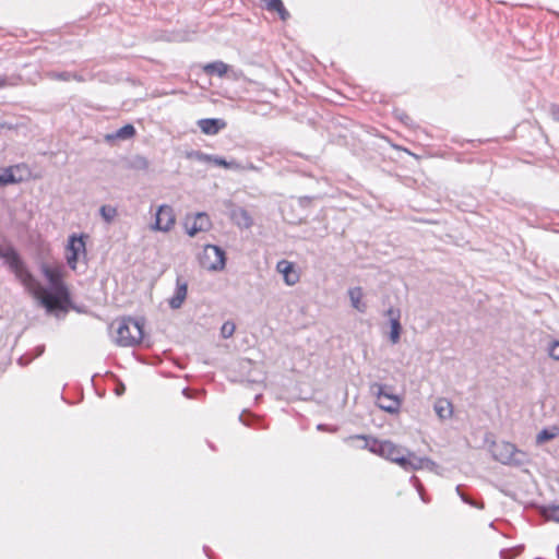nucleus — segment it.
Instances as JSON below:
<instances>
[{"mask_svg": "<svg viewBox=\"0 0 559 559\" xmlns=\"http://www.w3.org/2000/svg\"><path fill=\"white\" fill-rule=\"evenodd\" d=\"M433 409L441 420L450 419L453 416V405L444 397H439L435 401Z\"/></svg>", "mask_w": 559, "mask_h": 559, "instance_id": "14", "label": "nucleus"}, {"mask_svg": "<svg viewBox=\"0 0 559 559\" xmlns=\"http://www.w3.org/2000/svg\"><path fill=\"white\" fill-rule=\"evenodd\" d=\"M200 265L210 272H221L226 266L225 251L214 245H205L198 255Z\"/></svg>", "mask_w": 559, "mask_h": 559, "instance_id": "4", "label": "nucleus"}, {"mask_svg": "<svg viewBox=\"0 0 559 559\" xmlns=\"http://www.w3.org/2000/svg\"><path fill=\"white\" fill-rule=\"evenodd\" d=\"M186 231L190 237H194L200 231L209 230L211 221L205 213H197L188 216L185 222Z\"/></svg>", "mask_w": 559, "mask_h": 559, "instance_id": "9", "label": "nucleus"}, {"mask_svg": "<svg viewBox=\"0 0 559 559\" xmlns=\"http://www.w3.org/2000/svg\"><path fill=\"white\" fill-rule=\"evenodd\" d=\"M188 295V283L181 277H177L176 288L174 295L168 299V305L171 309H179Z\"/></svg>", "mask_w": 559, "mask_h": 559, "instance_id": "11", "label": "nucleus"}, {"mask_svg": "<svg viewBox=\"0 0 559 559\" xmlns=\"http://www.w3.org/2000/svg\"><path fill=\"white\" fill-rule=\"evenodd\" d=\"M235 324L230 321L225 322L221 328V335L224 338L230 337L235 333Z\"/></svg>", "mask_w": 559, "mask_h": 559, "instance_id": "25", "label": "nucleus"}, {"mask_svg": "<svg viewBox=\"0 0 559 559\" xmlns=\"http://www.w3.org/2000/svg\"><path fill=\"white\" fill-rule=\"evenodd\" d=\"M22 166H11L0 170V186H7L11 183H17L24 180V177L20 174Z\"/></svg>", "mask_w": 559, "mask_h": 559, "instance_id": "12", "label": "nucleus"}, {"mask_svg": "<svg viewBox=\"0 0 559 559\" xmlns=\"http://www.w3.org/2000/svg\"><path fill=\"white\" fill-rule=\"evenodd\" d=\"M228 70H229V66L223 61H214V62L206 63L205 66H203V71L206 74H215L219 78L225 76L227 74Z\"/></svg>", "mask_w": 559, "mask_h": 559, "instance_id": "18", "label": "nucleus"}, {"mask_svg": "<svg viewBox=\"0 0 559 559\" xmlns=\"http://www.w3.org/2000/svg\"><path fill=\"white\" fill-rule=\"evenodd\" d=\"M549 355L556 359L559 360V341L554 342L549 347Z\"/></svg>", "mask_w": 559, "mask_h": 559, "instance_id": "27", "label": "nucleus"}, {"mask_svg": "<svg viewBox=\"0 0 559 559\" xmlns=\"http://www.w3.org/2000/svg\"><path fill=\"white\" fill-rule=\"evenodd\" d=\"M492 454L497 461L503 464L523 465L527 462V455L510 442L495 443Z\"/></svg>", "mask_w": 559, "mask_h": 559, "instance_id": "6", "label": "nucleus"}, {"mask_svg": "<svg viewBox=\"0 0 559 559\" xmlns=\"http://www.w3.org/2000/svg\"><path fill=\"white\" fill-rule=\"evenodd\" d=\"M231 219L241 228H250L253 224L252 217L250 214L241 207L235 209L231 212Z\"/></svg>", "mask_w": 559, "mask_h": 559, "instance_id": "17", "label": "nucleus"}, {"mask_svg": "<svg viewBox=\"0 0 559 559\" xmlns=\"http://www.w3.org/2000/svg\"><path fill=\"white\" fill-rule=\"evenodd\" d=\"M135 134V129L132 124H126L118 129L115 133L108 134L106 136L107 140H128L133 138Z\"/></svg>", "mask_w": 559, "mask_h": 559, "instance_id": "19", "label": "nucleus"}, {"mask_svg": "<svg viewBox=\"0 0 559 559\" xmlns=\"http://www.w3.org/2000/svg\"><path fill=\"white\" fill-rule=\"evenodd\" d=\"M114 342L119 346H134L143 338V325L130 318L116 320L111 324Z\"/></svg>", "mask_w": 559, "mask_h": 559, "instance_id": "3", "label": "nucleus"}, {"mask_svg": "<svg viewBox=\"0 0 559 559\" xmlns=\"http://www.w3.org/2000/svg\"><path fill=\"white\" fill-rule=\"evenodd\" d=\"M266 7L271 11H276L282 20H286L288 16V12L285 10L282 0H269Z\"/></svg>", "mask_w": 559, "mask_h": 559, "instance_id": "22", "label": "nucleus"}, {"mask_svg": "<svg viewBox=\"0 0 559 559\" xmlns=\"http://www.w3.org/2000/svg\"><path fill=\"white\" fill-rule=\"evenodd\" d=\"M87 238L86 235H71L68 238V243L66 246V260L69 265V267L73 271L78 270L79 262L81 260L86 259V242L85 239Z\"/></svg>", "mask_w": 559, "mask_h": 559, "instance_id": "5", "label": "nucleus"}, {"mask_svg": "<svg viewBox=\"0 0 559 559\" xmlns=\"http://www.w3.org/2000/svg\"><path fill=\"white\" fill-rule=\"evenodd\" d=\"M276 271L282 274L284 283L288 286H294L299 282V273L295 264L287 260H281L276 264Z\"/></svg>", "mask_w": 559, "mask_h": 559, "instance_id": "10", "label": "nucleus"}, {"mask_svg": "<svg viewBox=\"0 0 559 559\" xmlns=\"http://www.w3.org/2000/svg\"><path fill=\"white\" fill-rule=\"evenodd\" d=\"M365 440V448H368L371 452L379 454L380 456L396 463L405 471L416 469H433L436 467L435 462L428 457L417 456L414 452L407 450L404 447L393 443L392 441H377L371 442Z\"/></svg>", "mask_w": 559, "mask_h": 559, "instance_id": "2", "label": "nucleus"}, {"mask_svg": "<svg viewBox=\"0 0 559 559\" xmlns=\"http://www.w3.org/2000/svg\"><path fill=\"white\" fill-rule=\"evenodd\" d=\"M556 118L559 120V109L555 111Z\"/></svg>", "mask_w": 559, "mask_h": 559, "instance_id": "31", "label": "nucleus"}, {"mask_svg": "<svg viewBox=\"0 0 559 559\" xmlns=\"http://www.w3.org/2000/svg\"><path fill=\"white\" fill-rule=\"evenodd\" d=\"M546 519L559 523V506L547 507L543 511Z\"/></svg>", "mask_w": 559, "mask_h": 559, "instance_id": "24", "label": "nucleus"}, {"mask_svg": "<svg viewBox=\"0 0 559 559\" xmlns=\"http://www.w3.org/2000/svg\"><path fill=\"white\" fill-rule=\"evenodd\" d=\"M237 170L238 171H242V170H257V167L253 164H251V163H249L247 165H242L241 164V168L237 169Z\"/></svg>", "mask_w": 559, "mask_h": 559, "instance_id": "28", "label": "nucleus"}, {"mask_svg": "<svg viewBox=\"0 0 559 559\" xmlns=\"http://www.w3.org/2000/svg\"><path fill=\"white\" fill-rule=\"evenodd\" d=\"M0 259L47 313L58 317L67 313L72 307L70 290L64 282L66 271L62 265L49 263L40 265V272L48 283V287H44L12 246H0Z\"/></svg>", "mask_w": 559, "mask_h": 559, "instance_id": "1", "label": "nucleus"}, {"mask_svg": "<svg viewBox=\"0 0 559 559\" xmlns=\"http://www.w3.org/2000/svg\"><path fill=\"white\" fill-rule=\"evenodd\" d=\"M123 391H124V386L123 385H120V388L117 389V393L118 394H121Z\"/></svg>", "mask_w": 559, "mask_h": 559, "instance_id": "30", "label": "nucleus"}, {"mask_svg": "<svg viewBox=\"0 0 559 559\" xmlns=\"http://www.w3.org/2000/svg\"><path fill=\"white\" fill-rule=\"evenodd\" d=\"M388 316L390 317V325H391V331H390V335H389L390 341L392 344H397L400 342V336H401V331H402V326L400 323V313H399V311L391 308L388 310Z\"/></svg>", "mask_w": 559, "mask_h": 559, "instance_id": "13", "label": "nucleus"}, {"mask_svg": "<svg viewBox=\"0 0 559 559\" xmlns=\"http://www.w3.org/2000/svg\"><path fill=\"white\" fill-rule=\"evenodd\" d=\"M99 214L106 223L110 224L118 216V211L112 205H102L99 209Z\"/></svg>", "mask_w": 559, "mask_h": 559, "instance_id": "21", "label": "nucleus"}, {"mask_svg": "<svg viewBox=\"0 0 559 559\" xmlns=\"http://www.w3.org/2000/svg\"><path fill=\"white\" fill-rule=\"evenodd\" d=\"M198 126L203 133L213 135L224 129L226 123L221 119H201L198 121Z\"/></svg>", "mask_w": 559, "mask_h": 559, "instance_id": "15", "label": "nucleus"}, {"mask_svg": "<svg viewBox=\"0 0 559 559\" xmlns=\"http://www.w3.org/2000/svg\"><path fill=\"white\" fill-rule=\"evenodd\" d=\"M176 225V214L168 204L157 207L154 223L150 225L152 231L169 233Z\"/></svg>", "mask_w": 559, "mask_h": 559, "instance_id": "7", "label": "nucleus"}, {"mask_svg": "<svg viewBox=\"0 0 559 559\" xmlns=\"http://www.w3.org/2000/svg\"><path fill=\"white\" fill-rule=\"evenodd\" d=\"M378 392H377V404L378 406L390 413L395 414L400 411L402 401L397 395L390 394L384 391V388L382 385H377Z\"/></svg>", "mask_w": 559, "mask_h": 559, "instance_id": "8", "label": "nucleus"}, {"mask_svg": "<svg viewBox=\"0 0 559 559\" xmlns=\"http://www.w3.org/2000/svg\"><path fill=\"white\" fill-rule=\"evenodd\" d=\"M211 163L217 165V166H221V167H224V168H228V169H240L241 168V164L235 162V160H229L227 162L226 159L222 158V157H218V156H212L211 158Z\"/></svg>", "mask_w": 559, "mask_h": 559, "instance_id": "23", "label": "nucleus"}, {"mask_svg": "<svg viewBox=\"0 0 559 559\" xmlns=\"http://www.w3.org/2000/svg\"><path fill=\"white\" fill-rule=\"evenodd\" d=\"M558 436H559V428L557 426H552L550 428L543 429L536 436V443L543 444L549 440L555 439Z\"/></svg>", "mask_w": 559, "mask_h": 559, "instance_id": "20", "label": "nucleus"}, {"mask_svg": "<svg viewBox=\"0 0 559 559\" xmlns=\"http://www.w3.org/2000/svg\"><path fill=\"white\" fill-rule=\"evenodd\" d=\"M350 305L358 312L364 313L367 310V304L364 300V292L361 287H352L348 289Z\"/></svg>", "mask_w": 559, "mask_h": 559, "instance_id": "16", "label": "nucleus"}, {"mask_svg": "<svg viewBox=\"0 0 559 559\" xmlns=\"http://www.w3.org/2000/svg\"><path fill=\"white\" fill-rule=\"evenodd\" d=\"M7 85V79L4 76H0V88Z\"/></svg>", "mask_w": 559, "mask_h": 559, "instance_id": "29", "label": "nucleus"}, {"mask_svg": "<svg viewBox=\"0 0 559 559\" xmlns=\"http://www.w3.org/2000/svg\"><path fill=\"white\" fill-rule=\"evenodd\" d=\"M188 158L197 159L199 162H210L211 163L212 155H207V154H204V153H201L198 151H193L188 154Z\"/></svg>", "mask_w": 559, "mask_h": 559, "instance_id": "26", "label": "nucleus"}]
</instances>
